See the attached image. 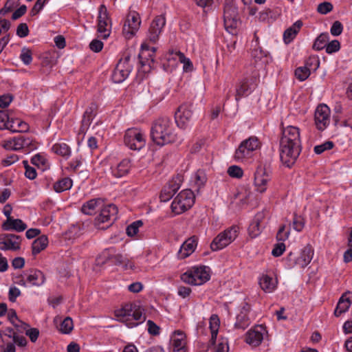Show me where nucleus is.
I'll use <instances>...</instances> for the list:
<instances>
[{
  "instance_id": "obj_52",
  "label": "nucleus",
  "mask_w": 352,
  "mask_h": 352,
  "mask_svg": "<svg viewBox=\"0 0 352 352\" xmlns=\"http://www.w3.org/2000/svg\"><path fill=\"white\" fill-rule=\"evenodd\" d=\"M143 225V223L141 220L136 221L126 228V234L130 236H135L139 230V228L141 227Z\"/></svg>"
},
{
  "instance_id": "obj_7",
  "label": "nucleus",
  "mask_w": 352,
  "mask_h": 352,
  "mask_svg": "<svg viewBox=\"0 0 352 352\" xmlns=\"http://www.w3.org/2000/svg\"><path fill=\"white\" fill-rule=\"evenodd\" d=\"M239 228L232 226L220 232L212 241L210 248L212 251L221 250L230 244L238 236Z\"/></svg>"
},
{
  "instance_id": "obj_23",
  "label": "nucleus",
  "mask_w": 352,
  "mask_h": 352,
  "mask_svg": "<svg viewBox=\"0 0 352 352\" xmlns=\"http://www.w3.org/2000/svg\"><path fill=\"white\" fill-rule=\"evenodd\" d=\"M25 276H27L28 284L31 286L40 287L43 285L45 281L44 274L38 270H30Z\"/></svg>"
},
{
  "instance_id": "obj_51",
  "label": "nucleus",
  "mask_w": 352,
  "mask_h": 352,
  "mask_svg": "<svg viewBox=\"0 0 352 352\" xmlns=\"http://www.w3.org/2000/svg\"><path fill=\"white\" fill-rule=\"evenodd\" d=\"M21 61L26 65H30L32 60V51L28 48L23 47L20 55Z\"/></svg>"
},
{
  "instance_id": "obj_24",
  "label": "nucleus",
  "mask_w": 352,
  "mask_h": 352,
  "mask_svg": "<svg viewBox=\"0 0 352 352\" xmlns=\"http://www.w3.org/2000/svg\"><path fill=\"white\" fill-rule=\"evenodd\" d=\"M97 110V105L95 103H91L89 107L86 109L84 113L82 120L81 122V126L80 128V133H85L89 129L91 120L95 116V112Z\"/></svg>"
},
{
  "instance_id": "obj_25",
  "label": "nucleus",
  "mask_w": 352,
  "mask_h": 352,
  "mask_svg": "<svg viewBox=\"0 0 352 352\" xmlns=\"http://www.w3.org/2000/svg\"><path fill=\"white\" fill-rule=\"evenodd\" d=\"M185 336L182 331H177L172 338L170 352H186Z\"/></svg>"
},
{
  "instance_id": "obj_18",
  "label": "nucleus",
  "mask_w": 352,
  "mask_h": 352,
  "mask_svg": "<svg viewBox=\"0 0 352 352\" xmlns=\"http://www.w3.org/2000/svg\"><path fill=\"white\" fill-rule=\"evenodd\" d=\"M133 305L132 303H127L124 305L120 309L115 311V316L118 318V320L124 323L129 328L138 325V322H133L131 318Z\"/></svg>"
},
{
  "instance_id": "obj_35",
  "label": "nucleus",
  "mask_w": 352,
  "mask_h": 352,
  "mask_svg": "<svg viewBox=\"0 0 352 352\" xmlns=\"http://www.w3.org/2000/svg\"><path fill=\"white\" fill-rule=\"evenodd\" d=\"M48 244V239L45 235H42L35 239L32 245V254L36 255L43 250Z\"/></svg>"
},
{
  "instance_id": "obj_56",
  "label": "nucleus",
  "mask_w": 352,
  "mask_h": 352,
  "mask_svg": "<svg viewBox=\"0 0 352 352\" xmlns=\"http://www.w3.org/2000/svg\"><path fill=\"white\" fill-rule=\"evenodd\" d=\"M263 228L262 226H259L254 222H252L249 226L248 231L249 234L252 238H255L259 235L261 230Z\"/></svg>"
},
{
  "instance_id": "obj_59",
  "label": "nucleus",
  "mask_w": 352,
  "mask_h": 352,
  "mask_svg": "<svg viewBox=\"0 0 352 352\" xmlns=\"http://www.w3.org/2000/svg\"><path fill=\"white\" fill-rule=\"evenodd\" d=\"M48 2V0H37L34 3L33 8L30 10V14L32 16L36 15L44 7V6Z\"/></svg>"
},
{
  "instance_id": "obj_3",
  "label": "nucleus",
  "mask_w": 352,
  "mask_h": 352,
  "mask_svg": "<svg viewBox=\"0 0 352 352\" xmlns=\"http://www.w3.org/2000/svg\"><path fill=\"white\" fill-rule=\"evenodd\" d=\"M223 21L226 30L234 34L239 24L238 9L234 0H226L223 8Z\"/></svg>"
},
{
  "instance_id": "obj_15",
  "label": "nucleus",
  "mask_w": 352,
  "mask_h": 352,
  "mask_svg": "<svg viewBox=\"0 0 352 352\" xmlns=\"http://www.w3.org/2000/svg\"><path fill=\"white\" fill-rule=\"evenodd\" d=\"M330 109L327 105L319 104L314 115V120L316 128L320 131L324 130L330 123Z\"/></svg>"
},
{
  "instance_id": "obj_54",
  "label": "nucleus",
  "mask_w": 352,
  "mask_h": 352,
  "mask_svg": "<svg viewBox=\"0 0 352 352\" xmlns=\"http://www.w3.org/2000/svg\"><path fill=\"white\" fill-rule=\"evenodd\" d=\"M333 146H334V144L333 142L327 141V142H324L323 144L315 146L314 150L316 154H321L325 151H328V150L333 148Z\"/></svg>"
},
{
  "instance_id": "obj_11",
  "label": "nucleus",
  "mask_w": 352,
  "mask_h": 352,
  "mask_svg": "<svg viewBox=\"0 0 352 352\" xmlns=\"http://www.w3.org/2000/svg\"><path fill=\"white\" fill-rule=\"evenodd\" d=\"M141 24V19L138 12L133 11L128 14L123 26L122 33L127 39L132 38L138 32Z\"/></svg>"
},
{
  "instance_id": "obj_13",
  "label": "nucleus",
  "mask_w": 352,
  "mask_h": 352,
  "mask_svg": "<svg viewBox=\"0 0 352 352\" xmlns=\"http://www.w3.org/2000/svg\"><path fill=\"white\" fill-rule=\"evenodd\" d=\"M314 255V250L311 246L308 245L305 246L301 251L300 255L296 258L292 253H289L287 256V260L290 263V266L298 265L300 267H305L311 261Z\"/></svg>"
},
{
  "instance_id": "obj_45",
  "label": "nucleus",
  "mask_w": 352,
  "mask_h": 352,
  "mask_svg": "<svg viewBox=\"0 0 352 352\" xmlns=\"http://www.w3.org/2000/svg\"><path fill=\"white\" fill-rule=\"evenodd\" d=\"M14 129V126L10 124L9 116L6 111L0 110V129Z\"/></svg>"
},
{
  "instance_id": "obj_36",
  "label": "nucleus",
  "mask_w": 352,
  "mask_h": 352,
  "mask_svg": "<svg viewBox=\"0 0 352 352\" xmlns=\"http://www.w3.org/2000/svg\"><path fill=\"white\" fill-rule=\"evenodd\" d=\"M208 349H210L212 352H228L229 347L228 340L224 338H221L218 340V343L216 344V341L213 344L209 341Z\"/></svg>"
},
{
  "instance_id": "obj_22",
  "label": "nucleus",
  "mask_w": 352,
  "mask_h": 352,
  "mask_svg": "<svg viewBox=\"0 0 352 352\" xmlns=\"http://www.w3.org/2000/svg\"><path fill=\"white\" fill-rule=\"evenodd\" d=\"M263 331L261 326L256 327L248 331L246 333V342L254 346H258L263 339Z\"/></svg>"
},
{
  "instance_id": "obj_8",
  "label": "nucleus",
  "mask_w": 352,
  "mask_h": 352,
  "mask_svg": "<svg viewBox=\"0 0 352 352\" xmlns=\"http://www.w3.org/2000/svg\"><path fill=\"white\" fill-rule=\"evenodd\" d=\"M260 142L258 139L255 136H252L248 139L243 140L234 153V158L236 160H243L250 157L252 153L258 148Z\"/></svg>"
},
{
  "instance_id": "obj_62",
  "label": "nucleus",
  "mask_w": 352,
  "mask_h": 352,
  "mask_svg": "<svg viewBox=\"0 0 352 352\" xmlns=\"http://www.w3.org/2000/svg\"><path fill=\"white\" fill-rule=\"evenodd\" d=\"M16 34L21 38L27 36L29 34V28L26 23H20L16 29Z\"/></svg>"
},
{
  "instance_id": "obj_19",
  "label": "nucleus",
  "mask_w": 352,
  "mask_h": 352,
  "mask_svg": "<svg viewBox=\"0 0 352 352\" xmlns=\"http://www.w3.org/2000/svg\"><path fill=\"white\" fill-rule=\"evenodd\" d=\"M181 182L182 180L180 177H177L176 178H173L166 185H165L162 188L160 195L161 201L166 202L170 200L175 194V192L179 189Z\"/></svg>"
},
{
  "instance_id": "obj_16",
  "label": "nucleus",
  "mask_w": 352,
  "mask_h": 352,
  "mask_svg": "<svg viewBox=\"0 0 352 352\" xmlns=\"http://www.w3.org/2000/svg\"><path fill=\"white\" fill-rule=\"evenodd\" d=\"M21 238L14 234H3L0 236V250L17 251L21 248Z\"/></svg>"
},
{
  "instance_id": "obj_30",
  "label": "nucleus",
  "mask_w": 352,
  "mask_h": 352,
  "mask_svg": "<svg viewBox=\"0 0 352 352\" xmlns=\"http://www.w3.org/2000/svg\"><path fill=\"white\" fill-rule=\"evenodd\" d=\"M252 79L244 78L239 82L236 87L235 100L239 101L242 97L248 96L250 93Z\"/></svg>"
},
{
  "instance_id": "obj_41",
  "label": "nucleus",
  "mask_w": 352,
  "mask_h": 352,
  "mask_svg": "<svg viewBox=\"0 0 352 352\" xmlns=\"http://www.w3.org/2000/svg\"><path fill=\"white\" fill-rule=\"evenodd\" d=\"M259 285L264 292L268 293L272 292L276 287L272 278L267 275H263L261 278Z\"/></svg>"
},
{
  "instance_id": "obj_55",
  "label": "nucleus",
  "mask_w": 352,
  "mask_h": 352,
  "mask_svg": "<svg viewBox=\"0 0 352 352\" xmlns=\"http://www.w3.org/2000/svg\"><path fill=\"white\" fill-rule=\"evenodd\" d=\"M25 171V175L30 179H34L36 177L37 173L36 169L28 164V161L24 160L23 162Z\"/></svg>"
},
{
  "instance_id": "obj_17",
  "label": "nucleus",
  "mask_w": 352,
  "mask_h": 352,
  "mask_svg": "<svg viewBox=\"0 0 352 352\" xmlns=\"http://www.w3.org/2000/svg\"><path fill=\"white\" fill-rule=\"evenodd\" d=\"M166 24V18L164 15H159L155 17L152 21L148 28L147 38L152 42L155 43L162 32L163 28Z\"/></svg>"
},
{
  "instance_id": "obj_58",
  "label": "nucleus",
  "mask_w": 352,
  "mask_h": 352,
  "mask_svg": "<svg viewBox=\"0 0 352 352\" xmlns=\"http://www.w3.org/2000/svg\"><path fill=\"white\" fill-rule=\"evenodd\" d=\"M333 5L330 2H322L318 6L317 11L322 14H327L333 10Z\"/></svg>"
},
{
  "instance_id": "obj_20",
  "label": "nucleus",
  "mask_w": 352,
  "mask_h": 352,
  "mask_svg": "<svg viewBox=\"0 0 352 352\" xmlns=\"http://www.w3.org/2000/svg\"><path fill=\"white\" fill-rule=\"evenodd\" d=\"M250 311V306L245 302L241 308L239 313L236 315L234 328L236 329L245 330L248 328L250 323L249 313Z\"/></svg>"
},
{
  "instance_id": "obj_1",
  "label": "nucleus",
  "mask_w": 352,
  "mask_h": 352,
  "mask_svg": "<svg viewBox=\"0 0 352 352\" xmlns=\"http://www.w3.org/2000/svg\"><path fill=\"white\" fill-rule=\"evenodd\" d=\"M301 152L299 129L288 126L283 131L280 141V157L284 165L292 167Z\"/></svg>"
},
{
  "instance_id": "obj_48",
  "label": "nucleus",
  "mask_w": 352,
  "mask_h": 352,
  "mask_svg": "<svg viewBox=\"0 0 352 352\" xmlns=\"http://www.w3.org/2000/svg\"><path fill=\"white\" fill-rule=\"evenodd\" d=\"M74 328L73 320L70 317L65 318L61 322L60 331L63 333H69Z\"/></svg>"
},
{
  "instance_id": "obj_9",
  "label": "nucleus",
  "mask_w": 352,
  "mask_h": 352,
  "mask_svg": "<svg viewBox=\"0 0 352 352\" xmlns=\"http://www.w3.org/2000/svg\"><path fill=\"white\" fill-rule=\"evenodd\" d=\"M124 144L131 150H140L145 145L144 134L138 129H129L124 135Z\"/></svg>"
},
{
  "instance_id": "obj_6",
  "label": "nucleus",
  "mask_w": 352,
  "mask_h": 352,
  "mask_svg": "<svg viewBox=\"0 0 352 352\" xmlns=\"http://www.w3.org/2000/svg\"><path fill=\"white\" fill-rule=\"evenodd\" d=\"M184 283L193 285H201L210 279L206 267H195L181 275Z\"/></svg>"
},
{
  "instance_id": "obj_50",
  "label": "nucleus",
  "mask_w": 352,
  "mask_h": 352,
  "mask_svg": "<svg viewBox=\"0 0 352 352\" xmlns=\"http://www.w3.org/2000/svg\"><path fill=\"white\" fill-rule=\"evenodd\" d=\"M207 181L206 174L203 170H198L195 176V184L198 188L204 186Z\"/></svg>"
},
{
  "instance_id": "obj_26",
  "label": "nucleus",
  "mask_w": 352,
  "mask_h": 352,
  "mask_svg": "<svg viewBox=\"0 0 352 352\" xmlns=\"http://www.w3.org/2000/svg\"><path fill=\"white\" fill-rule=\"evenodd\" d=\"M155 48L154 47H149L146 43L142 44L141 52L139 54L140 62L142 66L149 63V61L153 63V57L155 56Z\"/></svg>"
},
{
  "instance_id": "obj_5",
  "label": "nucleus",
  "mask_w": 352,
  "mask_h": 352,
  "mask_svg": "<svg viewBox=\"0 0 352 352\" xmlns=\"http://www.w3.org/2000/svg\"><path fill=\"white\" fill-rule=\"evenodd\" d=\"M195 202V195L190 189L181 191L174 199L171 204L172 212L179 214L190 208Z\"/></svg>"
},
{
  "instance_id": "obj_64",
  "label": "nucleus",
  "mask_w": 352,
  "mask_h": 352,
  "mask_svg": "<svg viewBox=\"0 0 352 352\" xmlns=\"http://www.w3.org/2000/svg\"><path fill=\"white\" fill-rule=\"evenodd\" d=\"M285 250V245L283 243H278L274 245V248L272 251V254L275 257H278L281 256Z\"/></svg>"
},
{
  "instance_id": "obj_28",
  "label": "nucleus",
  "mask_w": 352,
  "mask_h": 352,
  "mask_svg": "<svg viewBox=\"0 0 352 352\" xmlns=\"http://www.w3.org/2000/svg\"><path fill=\"white\" fill-rule=\"evenodd\" d=\"M104 201L101 199H93L87 201L81 208L82 213L88 215H92L95 213L97 208L103 206Z\"/></svg>"
},
{
  "instance_id": "obj_12",
  "label": "nucleus",
  "mask_w": 352,
  "mask_h": 352,
  "mask_svg": "<svg viewBox=\"0 0 352 352\" xmlns=\"http://www.w3.org/2000/svg\"><path fill=\"white\" fill-rule=\"evenodd\" d=\"M102 257L104 258L102 262V264L107 263L113 265L124 264L125 269H133L135 267L134 264L129 261L126 258L120 254H116L115 249L113 248L105 250L102 252Z\"/></svg>"
},
{
  "instance_id": "obj_40",
  "label": "nucleus",
  "mask_w": 352,
  "mask_h": 352,
  "mask_svg": "<svg viewBox=\"0 0 352 352\" xmlns=\"http://www.w3.org/2000/svg\"><path fill=\"white\" fill-rule=\"evenodd\" d=\"M72 186V180L68 177L63 178L54 184V189L56 192H61L69 190Z\"/></svg>"
},
{
  "instance_id": "obj_27",
  "label": "nucleus",
  "mask_w": 352,
  "mask_h": 352,
  "mask_svg": "<svg viewBox=\"0 0 352 352\" xmlns=\"http://www.w3.org/2000/svg\"><path fill=\"white\" fill-rule=\"evenodd\" d=\"M197 241L194 237L188 239L181 246L178 252L179 258H185L190 255L195 250Z\"/></svg>"
},
{
  "instance_id": "obj_60",
  "label": "nucleus",
  "mask_w": 352,
  "mask_h": 352,
  "mask_svg": "<svg viewBox=\"0 0 352 352\" xmlns=\"http://www.w3.org/2000/svg\"><path fill=\"white\" fill-rule=\"evenodd\" d=\"M342 30H343V25L341 23V22L339 21H336L333 22V23L331 28L330 32L333 36H337L342 34Z\"/></svg>"
},
{
  "instance_id": "obj_46",
  "label": "nucleus",
  "mask_w": 352,
  "mask_h": 352,
  "mask_svg": "<svg viewBox=\"0 0 352 352\" xmlns=\"http://www.w3.org/2000/svg\"><path fill=\"white\" fill-rule=\"evenodd\" d=\"M10 122L14 126V129H10L13 132H25L28 130V124L19 119L12 120Z\"/></svg>"
},
{
  "instance_id": "obj_37",
  "label": "nucleus",
  "mask_w": 352,
  "mask_h": 352,
  "mask_svg": "<svg viewBox=\"0 0 352 352\" xmlns=\"http://www.w3.org/2000/svg\"><path fill=\"white\" fill-rule=\"evenodd\" d=\"M23 135L4 141L3 148L7 150L17 151L22 149Z\"/></svg>"
},
{
  "instance_id": "obj_39",
  "label": "nucleus",
  "mask_w": 352,
  "mask_h": 352,
  "mask_svg": "<svg viewBox=\"0 0 352 352\" xmlns=\"http://www.w3.org/2000/svg\"><path fill=\"white\" fill-rule=\"evenodd\" d=\"M52 150L57 155L64 157H68L71 155V149L69 146L64 142L55 144L52 146Z\"/></svg>"
},
{
  "instance_id": "obj_63",
  "label": "nucleus",
  "mask_w": 352,
  "mask_h": 352,
  "mask_svg": "<svg viewBox=\"0 0 352 352\" xmlns=\"http://www.w3.org/2000/svg\"><path fill=\"white\" fill-rule=\"evenodd\" d=\"M289 235V231H285V226L283 225L280 227L277 234L276 239L278 241H284L288 239Z\"/></svg>"
},
{
  "instance_id": "obj_47",
  "label": "nucleus",
  "mask_w": 352,
  "mask_h": 352,
  "mask_svg": "<svg viewBox=\"0 0 352 352\" xmlns=\"http://www.w3.org/2000/svg\"><path fill=\"white\" fill-rule=\"evenodd\" d=\"M309 75L310 69L307 66L298 67L295 70V76L300 81L306 80L309 76Z\"/></svg>"
},
{
  "instance_id": "obj_61",
  "label": "nucleus",
  "mask_w": 352,
  "mask_h": 352,
  "mask_svg": "<svg viewBox=\"0 0 352 352\" xmlns=\"http://www.w3.org/2000/svg\"><path fill=\"white\" fill-rule=\"evenodd\" d=\"M340 48V42L338 40H333L331 42L327 44L326 52L328 54H332L338 51Z\"/></svg>"
},
{
  "instance_id": "obj_34",
  "label": "nucleus",
  "mask_w": 352,
  "mask_h": 352,
  "mask_svg": "<svg viewBox=\"0 0 352 352\" xmlns=\"http://www.w3.org/2000/svg\"><path fill=\"white\" fill-rule=\"evenodd\" d=\"M346 293L343 294L340 298L337 307L334 311V315L336 317H339L342 314L348 311L351 306V301L349 298H344Z\"/></svg>"
},
{
  "instance_id": "obj_10",
  "label": "nucleus",
  "mask_w": 352,
  "mask_h": 352,
  "mask_svg": "<svg viewBox=\"0 0 352 352\" xmlns=\"http://www.w3.org/2000/svg\"><path fill=\"white\" fill-rule=\"evenodd\" d=\"M130 60L131 56L129 55L120 60L112 74V79L114 82L120 83L129 76L133 68Z\"/></svg>"
},
{
  "instance_id": "obj_29",
  "label": "nucleus",
  "mask_w": 352,
  "mask_h": 352,
  "mask_svg": "<svg viewBox=\"0 0 352 352\" xmlns=\"http://www.w3.org/2000/svg\"><path fill=\"white\" fill-rule=\"evenodd\" d=\"M2 228L4 230H16L23 232L27 228V225L19 219H9L3 223Z\"/></svg>"
},
{
  "instance_id": "obj_57",
  "label": "nucleus",
  "mask_w": 352,
  "mask_h": 352,
  "mask_svg": "<svg viewBox=\"0 0 352 352\" xmlns=\"http://www.w3.org/2000/svg\"><path fill=\"white\" fill-rule=\"evenodd\" d=\"M292 226L295 230L300 232L305 226L303 218L301 216L295 214L293 219Z\"/></svg>"
},
{
  "instance_id": "obj_21",
  "label": "nucleus",
  "mask_w": 352,
  "mask_h": 352,
  "mask_svg": "<svg viewBox=\"0 0 352 352\" xmlns=\"http://www.w3.org/2000/svg\"><path fill=\"white\" fill-rule=\"evenodd\" d=\"M192 116V104L184 103L178 107L175 113V120L179 127H184L186 122L189 121Z\"/></svg>"
},
{
  "instance_id": "obj_42",
  "label": "nucleus",
  "mask_w": 352,
  "mask_h": 352,
  "mask_svg": "<svg viewBox=\"0 0 352 352\" xmlns=\"http://www.w3.org/2000/svg\"><path fill=\"white\" fill-rule=\"evenodd\" d=\"M111 29V21L98 23L97 31L98 33V36L103 39H107L110 35Z\"/></svg>"
},
{
  "instance_id": "obj_53",
  "label": "nucleus",
  "mask_w": 352,
  "mask_h": 352,
  "mask_svg": "<svg viewBox=\"0 0 352 352\" xmlns=\"http://www.w3.org/2000/svg\"><path fill=\"white\" fill-rule=\"evenodd\" d=\"M228 174L231 177L239 179L243 177V171L239 166L232 165L228 168Z\"/></svg>"
},
{
  "instance_id": "obj_4",
  "label": "nucleus",
  "mask_w": 352,
  "mask_h": 352,
  "mask_svg": "<svg viewBox=\"0 0 352 352\" xmlns=\"http://www.w3.org/2000/svg\"><path fill=\"white\" fill-rule=\"evenodd\" d=\"M118 212V208L115 204H110L103 206L100 214L95 218V226L102 230L109 228L117 219Z\"/></svg>"
},
{
  "instance_id": "obj_49",
  "label": "nucleus",
  "mask_w": 352,
  "mask_h": 352,
  "mask_svg": "<svg viewBox=\"0 0 352 352\" xmlns=\"http://www.w3.org/2000/svg\"><path fill=\"white\" fill-rule=\"evenodd\" d=\"M111 21L107 7L102 4L99 7L98 23Z\"/></svg>"
},
{
  "instance_id": "obj_44",
  "label": "nucleus",
  "mask_w": 352,
  "mask_h": 352,
  "mask_svg": "<svg viewBox=\"0 0 352 352\" xmlns=\"http://www.w3.org/2000/svg\"><path fill=\"white\" fill-rule=\"evenodd\" d=\"M131 318L133 322H138V324L145 320V316L143 315L142 309L140 306L133 305Z\"/></svg>"
},
{
  "instance_id": "obj_14",
  "label": "nucleus",
  "mask_w": 352,
  "mask_h": 352,
  "mask_svg": "<svg viewBox=\"0 0 352 352\" xmlns=\"http://www.w3.org/2000/svg\"><path fill=\"white\" fill-rule=\"evenodd\" d=\"M271 178V171L265 166H258L254 173V185L256 190L261 193L264 192Z\"/></svg>"
},
{
  "instance_id": "obj_33",
  "label": "nucleus",
  "mask_w": 352,
  "mask_h": 352,
  "mask_svg": "<svg viewBox=\"0 0 352 352\" xmlns=\"http://www.w3.org/2000/svg\"><path fill=\"white\" fill-rule=\"evenodd\" d=\"M210 329L211 332L210 343L213 344L217 340L220 321L217 315L212 314L210 318Z\"/></svg>"
},
{
  "instance_id": "obj_43",
  "label": "nucleus",
  "mask_w": 352,
  "mask_h": 352,
  "mask_svg": "<svg viewBox=\"0 0 352 352\" xmlns=\"http://www.w3.org/2000/svg\"><path fill=\"white\" fill-rule=\"evenodd\" d=\"M329 38V35L328 33L320 34L315 40L313 45V49L317 51H320L324 48L326 49Z\"/></svg>"
},
{
  "instance_id": "obj_31",
  "label": "nucleus",
  "mask_w": 352,
  "mask_h": 352,
  "mask_svg": "<svg viewBox=\"0 0 352 352\" xmlns=\"http://www.w3.org/2000/svg\"><path fill=\"white\" fill-rule=\"evenodd\" d=\"M302 25V23L300 21H297L284 32L283 39L285 43H290L296 37Z\"/></svg>"
},
{
  "instance_id": "obj_2",
  "label": "nucleus",
  "mask_w": 352,
  "mask_h": 352,
  "mask_svg": "<svg viewBox=\"0 0 352 352\" xmlns=\"http://www.w3.org/2000/svg\"><path fill=\"white\" fill-rule=\"evenodd\" d=\"M151 135L153 141L160 146L182 141V138L175 133L173 124L168 117L160 118L153 122Z\"/></svg>"
},
{
  "instance_id": "obj_38",
  "label": "nucleus",
  "mask_w": 352,
  "mask_h": 352,
  "mask_svg": "<svg viewBox=\"0 0 352 352\" xmlns=\"http://www.w3.org/2000/svg\"><path fill=\"white\" fill-rule=\"evenodd\" d=\"M131 168L130 161L129 160H123L113 170V175L117 177H121L126 175Z\"/></svg>"
},
{
  "instance_id": "obj_32",
  "label": "nucleus",
  "mask_w": 352,
  "mask_h": 352,
  "mask_svg": "<svg viewBox=\"0 0 352 352\" xmlns=\"http://www.w3.org/2000/svg\"><path fill=\"white\" fill-rule=\"evenodd\" d=\"M170 55L175 56L179 61L184 64L183 69L186 72H191L193 70V65L188 58H186L185 55L180 51H169Z\"/></svg>"
}]
</instances>
